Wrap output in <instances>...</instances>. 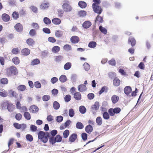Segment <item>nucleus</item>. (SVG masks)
<instances>
[{"mask_svg": "<svg viewBox=\"0 0 153 153\" xmlns=\"http://www.w3.org/2000/svg\"><path fill=\"white\" fill-rule=\"evenodd\" d=\"M50 137V134L48 132L40 131L38 134V138L44 143L48 141V138Z\"/></svg>", "mask_w": 153, "mask_h": 153, "instance_id": "obj_1", "label": "nucleus"}, {"mask_svg": "<svg viewBox=\"0 0 153 153\" xmlns=\"http://www.w3.org/2000/svg\"><path fill=\"white\" fill-rule=\"evenodd\" d=\"M62 140V137L59 135L58 134L56 135L54 138L53 137H50L49 141L51 144L53 145L56 142H61Z\"/></svg>", "mask_w": 153, "mask_h": 153, "instance_id": "obj_2", "label": "nucleus"}, {"mask_svg": "<svg viewBox=\"0 0 153 153\" xmlns=\"http://www.w3.org/2000/svg\"><path fill=\"white\" fill-rule=\"evenodd\" d=\"M7 74L8 76H10L12 75H15L18 73V71L16 68L12 66L6 70Z\"/></svg>", "mask_w": 153, "mask_h": 153, "instance_id": "obj_3", "label": "nucleus"}, {"mask_svg": "<svg viewBox=\"0 0 153 153\" xmlns=\"http://www.w3.org/2000/svg\"><path fill=\"white\" fill-rule=\"evenodd\" d=\"M121 111V109L120 108L117 107L114 108H110L108 110V112L111 116H114L115 114L119 113Z\"/></svg>", "mask_w": 153, "mask_h": 153, "instance_id": "obj_4", "label": "nucleus"}, {"mask_svg": "<svg viewBox=\"0 0 153 153\" xmlns=\"http://www.w3.org/2000/svg\"><path fill=\"white\" fill-rule=\"evenodd\" d=\"M64 3L62 5V8L64 11L65 12H70L71 11L72 8L71 6L68 3V2L63 1Z\"/></svg>", "mask_w": 153, "mask_h": 153, "instance_id": "obj_5", "label": "nucleus"}, {"mask_svg": "<svg viewBox=\"0 0 153 153\" xmlns=\"http://www.w3.org/2000/svg\"><path fill=\"white\" fill-rule=\"evenodd\" d=\"M92 8L95 13L100 14L102 11V10L100 6L98 5H96L94 4L92 5Z\"/></svg>", "mask_w": 153, "mask_h": 153, "instance_id": "obj_6", "label": "nucleus"}, {"mask_svg": "<svg viewBox=\"0 0 153 153\" xmlns=\"http://www.w3.org/2000/svg\"><path fill=\"white\" fill-rule=\"evenodd\" d=\"M99 103L98 102H95L94 104L92 106L91 110L92 111L93 113L94 114V111H97L99 108Z\"/></svg>", "mask_w": 153, "mask_h": 153, "instance_id": "obj_7", "label": "nucleus"}, {"mask_svg": "<svg viewBox=\"0 0 153 153\" xmlns=\"http://www.w3.org/2000/svg\"><path fill=\"white\" fill-rule=\"evenodd\" d=\"M49 7V3L47 1H44L41 4L40 8L41 9L45 10L47 9Z\"/></svg>", "mask_w": 153, "mask_h": 153, "instance_id": "obj_8", "label": "nucleus"}, {"mask_svg": "<svg viewBox=\"0 0 153 153\" xmlns=\"http://www.w3.org/2000/svg\"><path fill=\"white\" fill-rule=\"evenodd\" d=\"M16 30L18 32H21L23 30V27L22 25L20 23L17 24L14 26Z\"/></svg>", "mask_w": 153, "mask_h": 153, "instance_id": "obj_9", "label": "nucleus"}, {"mask_svg": "<svg viewBox=\"0 0 153 153\" xmlns=\"http://www.w3.org/2000/svg\"><path fill=\"white\" fill-rule=\"evenodd\" d=\"M79 38L76 36H73L70 39L71 42L73 44L77 43L79 41Z\"/></svg>", "mask_w": 153, "mask_h": 153, "instance_id": "obj_10", "label": "nucleus"}, {"mask_svg": "<svg viewBox=\"0 0 153 153\" xmlns=\"http://www.w3.org/2000/svg\"><path fill=\"white\" fill-rule=\"evenodd\" d=\"M91 25V23L89 21H86L85 22L82 24V27L85 28H89Z\"/></svg>", "mask_w": 153, "mask_h": 153, "instance_id": "obj_11", "label": "nucleus"}, {"mask_svg": "<svg viewBox=\"0 0 153 153\" xmlns=\"http://www.w3.org/2000/svg\"><path fill=\"white\" fill-rule=\"evenodd\" d=\"M2 19L4 22H7L9 21L10 17L6 13H4L2 15Z\"/></svg>", "mask_w": 153, "mask_h": 153, "instance_id": "obj_12", "label": "nucleus"}, {"mask_svg": "<svg viewBox=\"0 0 153 153\" xmlns=\"http://www.w3.org/2000/svg\"><path fill=\"white\" fill-rule=\"evenodd\" d=\"M78 90L79 91L83 92L86 90V88L85 86L83 84L79 85L78 87Z\"/></svg>", "mask_w": 153, "mask_h": 153, "instance_id": "obj_13", "label": "nucleus"}, {"mask_svg": "<svg viewBox=\"0 0 153 153\" xmlns=\"http://www.w3.org/2000/svg\"><path fill=\"white\" fill-rule=\"evenodd\" d=\"M77 137V135L76 134H73L69 137V141L71 142L74 141Z\"/></svg>", "mask_w": 153, "mask_h": 153, "instance_id": "obj_14", "label": "nucleus"}, {"mask_svg": "<svg viewBox=\"0 0 153 153\" xmlns=\"http://www.w3.org/2000/svg\"><path fill=\"white\" fill-rule=\"evenodd\" d=\"M93 127L90 125H88L86 126L85 128V131L86 132L90 134L93 131Z\"/></svg>", "mask_w": 153, "mask_h": 153, "instance_id": "obj_15", "label": "nucleus"}, {"mask_svg": "<svg viewBox=\"0 0 153 153\" xmlns=\"http://www.w3.org/2000/svg\"><path fill=\"white\" fill-rule=\"evenodd\" d=\"M15 107V106L12 104H8L7 108L9 111L12 112L13 111Z\"/></svg>", "mask_w": 153, "mask_h": 153, "instance_id": "obj_16", "label": "nucleus"}, {"mask_svg": "<svg viewBox=\"0 0 153 153\" xmlns=\"http://www.w3.org/2000/svg\"><path fill=\"white\" fill-rule=\"evenodd\" d=\"M39 110V108L37 107L34 105L31 106L30 107V111L33 113L37 112Z\"/></svg>", "mask_w": 153, "mask_h": 153, "instance_id": "obj_17", "label": "nucleus"}, {"mask_svg": "<svg viewBox=\"0 0 153 153\" xmlns=\"http://www.w3.org/2000/svg\"><path fill=\"white\" fill-rule=\"evenodd\" d=\"M119 100V97L115 95H113L111 98V101L114 104L118 102Z\"/></svg>", "mask_w": 153, "mask_h": 153, "instance_id": "obj_18", "label": "nucleus"}, {"mask_svg": "<svg viewBox=\"0 0 153 153\" xmlns=\"http://www.w3.org/2000/svg\"><path fill=\"white\" fill-rule=\"evenodd\" d=\"M131 91V88L129 86H126L124 89V93L127 95H128Z\"/></svg>", "mask_w": 153, "mask_h": 153, "instance_id": "obj_19", "label": "nucleus"}, {"mask_svg": "<svg viewBox=\"0 0 153 153\" xmlns=\"http://www.w3.org/2000/svg\"><path fill=\"white\" fill-rule=\"evenodd\" d=\"M74 98L77 100H80L81 99V96L80 93L79 92H76L74 94Z\"/></svg>", "mask_w": 153, "mask_h": 153, "instance_id": "obj_20", "label": "nucleus"}, {"mask_svg": "<svg viewBox=\"0 0 153 153\" xmlns=\"http://www.w3.org/2000/svg\"><path fill=\"white\" fill-rule=\"evenodd\" d=\"M79 6L82 8H84L87 6V4L84 1H80L78 3Z\"/></svg>", "mask_w": 153, "mask_h": 153, "instance_id": "obj_21", "label": "nucleus"}, {"mask_svg": "<svg viewBox=\"0 0 153 153\" xmlns=\"http://www.w3.org/2000/svg\"><path fill=\"white\" fill-rule=\"evenodd\" d=\"M71 63L68 62L65 64L64 66V68L65 70H68L71 67Z\"/></svg>", "mask_w": 153, "mask_h": 153, "instance_id": "obj_22", "label": "nucleus"}, {"mask_svg": "<svg viewBox=\"0 0 153 153\" xmlns=\"http://www.w3.org/2000/svg\"><path fill=\"white\" fill-rule=\"evenodd\" d=\"M22 53L24 55L27 56L30 53V50L27 48H25L22 51Z\"/></svg>", "mask_w": 153, "mask_h": 153, "instance_id": "obj_23", "label": "nucleus"}, {"mask_svg": "<svg viewBox=\"0 0 153 153\" xmlns=\"http://www.w3.org/2000/svg\"><path fill=\"white\" fill-rule=\"evenodd\" d=\"M131 43L132 46H134L136 44L135 39L131 37H130L128 39V43Z\"/></svg>", "mask_w": 153, "mask_h": 153, "instance_id": "obj_24", "label": "nucleus"}, {"mask_svg": "<svg viewBox=\"0 0 153 153\" xmlns=\"http://www.w3.org/2000/svg\"><path fill=\"white\" fill-rule=\"evenodd\" d=\"M96 122L98 125H101L102 123V118L99 116L97 117L96 119Z\"/></svg>", "mask_w": 153, "mask_h": 153, "instance_id": "obj_25", "label": "nucleus"}, {"mask_svg": "<svg viewBox=\"0 0 153 153\" xmlns=\"http://www.w3.org/2000/svg\"><path fill=\"white\" fill-rule=\"evenodd\" d=\"M63 34V32L60 30H56L55 32V35L57 37H61Z\"/></svg>", "mask_w": 153, "mask_h": 153, "instance_id": "obj_26", "label": "nucleus"}, {"mask_svg": "<svg viewBox=\"0 0 153 153\" xmlns=\"http://www.w3.org/2000/svg\"><path fill=\"white\" fill-rule=\"evenodd\" d=\"M18 90L21 91H24L26 89V87L24 85H20L17 88Z\"/></svg>", "mask_w": 153, "mask_h": 153, "instance_id": "obj_27", "label": "nucleus"}, {"mask_svg": "<svg viewBox=\"0 0 153 153\" xmlns=\"http://www.w3.org/2000/svg\"><path fill=\"white\" fill-rule=\"evenodd\" d=\"M53 23L56 25L59 24L61 22V20L58 18H54L52 20Z\"/></svg>", "mask_w": 153, "mask_h": 153, "instance_id": "obj_28", "label": "nucleus"}, {"mask_svg": "<svg viewBox=\"0 0 153 153\" xmlns=\"http://www.w3.org/2000/svg\"><path fill=\"white\" fill-rule=\"evenodd\" d=\"M79 111L82 114H85L86 111V109L85 106H81L79 108Z\"/></svg>", "mask_w": 153, "mask_h": 153, "instance_id": "obj_29", "label": "nucleus"}, {"mask_svg": "<svg viewBox=\"0 0 153 153\" xmlns=\"http://www.w3.org/2000/svg\"><path fill=\"white\" fill-rule=\"evenodd\" d=\"M110 114L107 112L105 111L102 114V116L103 118L106 120H108L110 118Z\"/></svg>", "mask_w": 153, "mask_h": 153, "instance_id": "obj_30", "label": "nucleus"}, {"mask_svg": "<svg viewBox=\"0 0 153 153\" xmlns=\"http://www.w3.org/2000/svg\"><path fill=\"white\" fill-rule=\"evenodd\" d=\"M120 80L119 79L117 78H115L113 80V84L116 86H118L120 84Z\"/></svg>", "mask_w": 153, "mask_h": 153, "instance_id": "obj_31", "label": "nucleus"}, {"mask_svg": "<svg viewBox=\"0 0 153 153\" xmlns=\"http://www.w3.org/2000/svg\"><path fill=\"white\" fill-rule=\"evenodd\" d=\"M76 127L77 129H81L84 127L83 124L80 122H78L76 124Z\"/></svg>", "mask_w": 153, "mask_h": 153, "instance_id": "obj_32", "label": "nucleus"}, {"mask_svg": "<svg viewBox=\"0 0 153 153\" xmlns=\"http://www.w3.org/2000/svg\"><path fill=\"white\" fill-rule=\"evenodd\" d=\"M60 50V48L58 46H55L52 49V51L54 53L58 52Z\"/></svg>", "mask_w": 153, "mask_h": 153, "instance_id": "obj_33", "label": "nucleus"}, {"mask_svg": "<svg viewBox=\"0 0 153 153\" xmlns=\"http://www.w3.org/2000/svg\"><path fill=\"white\" fill-rule=\"evenodd\" d=\"M59 80L62 82H64L67 80V78L65 75H62L59 78Z\"/></svg>", "mask_w": 153, "mask_h": 153, "instance_id": "obj_34", "label": "nucleus"}, {"mask_svg": "<svg viewBox=\"0 0 153 153\" xmlns=\"http://www.w3.org/2000/svg\"><path fill=\"white\" fill-rule=\"evenodd\" d=\"M97 43L96 42L91 41L90 42L88 45V46L91 48H94L96 47Z\"/></svg>", "mask_w": 153, "mask_h": 153, "instance_id": "obj_35", "label": "nucleus"}, {"mask_svg": "<svg viewBox=\"0 0 153 153\" xmlns=\"http://www.w3.org/2000/svg\"><path fill=\"white\" fill-rule=\"evenodd\" d=\"M108 88V87L106 86H104L99 91V94L100 95L103 92H107Z\"/></svg>", "mask_w": 153, "mask_h": 153, "instance_id": "obj_36", "label": "nucleus"}, {"mask_svg": "<svg viewBox=\"0 0 153 153\" xmlns=\"http://www.w3.org/2000/svg\"><path fill=\"white\" fill-rule=\"evenodd\" d=\"M53 107L55 110H58L59 108V104L56 101H54L53 103Z\"/></svg>", "mask_w": 153, "mask_h": 153, "instance_id": "obj_37", "label": "nucleus"}, {"mask_svg": "<svg viewBox=\"0 0 153 153\" xmlns=\"http://www.w3.org/2000/svg\"><path fill=\"white\" fill-rule=\"evenodd\" d=\"M40 62V60L37 59H35L31 61V65H33L39 64Z\"/></svg>", "mask_w": 153, "mask_h": 153, "instance_id": "obj_38", "label": "nucleus"}, {"mask_svg": "<svg viewBox=\"0 0 153 153\" xmlns=\"http://www.w3.org/2000/svg\"><path fill=\"white\" fill-rule=\"evenodd\" d=\"M12 61L16 65L18 64L20 62V60L17 57H15L12 59Z\"/></svg>", "mask_w": 153, "mask_h": 153, "instance_id": "obj_39", "label": "nucleus"}, {"mask_svg": "<svg viewBox=\"0 0 153 153\" xmlns=\"http://www.w3.org/2000/svg\"><path fill=\"white\" fill-rule=\"evenodd\" d=\"M27 43L29 45L32 46L34 44V41L32 39L29 38L27 40Z\"/></svg>", "mask_w": 153, "mask_h": 153, "instance_id": "obj_40", "label": "nucleus"}, {"mask_svg": "<svg viewBox=\"0 0 153 153\" xmlns=\"http://www.w3.org/2000/svg\"><path fill=\"white\" fill-rule=\"evenodd\" d=\"M86 12L84 10H81L78 12V15L81 17H84L86 16Z\"/></svg>", "mask_w": 153, "mask_h": 153, "instance_id": "obj_41", "label": "nucleus"}, {"mask_svg": "<svg viewBox=\"0 0 153 153\" xmlns=\"http://www.w3.org/2000/svg\"><path fill=\"white\" fill-rule=\"evenodd\" d=\"M95 21L96 22L97 21L100 23H102L103 22V18L102 17L98 15L97 16Z\"/></svg>", "mask_w": 153, "mask_h": 153, "instance_id": "obj_42", "label": "nucleus"}, {"mask_svg": "<svg viewBox=\"0 0 153 153\" xmlns=\"http://www.w3.org/2000/svg\"><path fill=\"white\" fill-rule=\"evenodd\" d=\"M43 21L46 25H49L51 23V20L47 17H45L43 19Z\"/></svg>", "mask_w": 153, "mask_h": 153, "instance_id": "obj_43", "label": "nucleus"}, {"mask_svg": "<svg viewBox=\"0 0 153 153\" xmlns=\"http://www.w3.org/2000/svg\"><path fill=\"white\" fill-rule=\"evenodd\" d=\"M83 68L86 71L89 70L90 68V65L87 62H85L83 65Z\"/></svg>", "mask_w": 153, "mask_h": 153, "instance_id": "obj_44", "label": "nucleus"}, {"mask_svg": "<svg viewBox=\"0 0 153 153\" xmlns=\"http://www.w3.org/2000/svg\"><path fill=\"white\" fill-rule=\"evenodd\" d=\"M12 16L14 19H16L19 17V15L17 12L15 11L13 13Z\"/></svg>", "mask_w": 153, "mask_h": 153, "instance_id": "obj_45", "label": "nucleus"}, {"mask_svg": "<svg viewBox=\"0 0 153 153\" xmlns=\"http://www.w3.org/2000/svg\"><path fill=\"white\" fill-rule=\"evenodd\" d=\"M25 117L27 120H30L31 118V117L29 113L27 112L24 113V114Z\"/></svg>", "mask_w": 153, "mask_h": 153, "instance_id": "obj_46", "label": "nucleus"}, {"mask_svg": "<svg viewBox=\"0 0 153 153\" xmlns=\"http://www.w3.org/2000/svg\"><path fill=\"white\" fill-rule=\"evenodd\" d=\"M75 112L73 108H70L69 111V115L70 117H72L74 115Z\"/></svg>", "mask_w": 153, "mask_h": 153, "instance_id": "obj_47", "label": "nucleus"}, {"mask_svg": "<svg viewBox=\"0 0 153 153\" xmlns=\"http://www.w3.org/2000/svg\"><path fill=\"white\" fill-rule=\"evenodd\" d=\"M26 138L27 140L30 142L32 141L33 140V138L31 134H27L26 136Z\"/></svg>", "mask_w": 153, "mask_h": 153, "instance_id": "obj_48", "label": "nucleus"}, {"mask_svg": "<svg viewBox=\"0 0 153 153\" xmlns=\"http://www.w3.org/2000/svg\"><path fill=\"white\" fill-rule=\"evenodd\" d=\"M63 48L66 51H69L71 50V47L70 45L66 44L64 46Z\"/></svg>", "mask_w": 153, "mask_h": 153, "instance_id": "obj_49", "label": "nucleus"}, {"mask_svg": "<svg viewBox=\"0 0 153 153\" xmlns=\"http://www.w3.org/2000/svg\"><path fill=\"white\" fill-rule=\"evenodd\" d=\"M99 28L101 32L104 34H105L107 33V30L105 28L102 26H100Z\"/></svg>", "mask_w": 153, "mask_h": 153, "instance_id": "obj_50", "label": "nucleus"}, {"mask_svg": "<svg viewBox=\"0 0 153 153\" xmlns=\"http://www.w3.org/2000/svg\"><path fill=\"white\" fill-rule=\"evenodd\" d=\"M63 59V57L59 55L58 56H54L55 61L56 62H59Z\"/></svg>", "mask_w": 153, "mask_h": 153, "instance_id": "obj_51", "label": "nucleus"}, {"mask_svg": "<svg viewBox=\"0 0 153 153\" xmlns=\"http://www.w3.org/2000/svg\"><path fill=\"white\" fill-rule=\"evenodd\" d=\"M69 134V131L68 130H65L63 133L64 137L66 138L68 137Z\"/></svg>", "mask_w": 153, "mask_h": 153, "instance_id": "obj_52", "label": "nucleus"}, {"mask_svg": "<svg viewBox=\"0 0 153 153\" xmlns=\"http://www.w3.org/2000/svg\"><path fill=\"white\" fill-rule=\"evenodd\" d=\"M63 120V117L62 116H57L56 117V120L59 123H60Z\"/></svg>", "mask_w": 153, "mask_h": 153, "instance_id": "obj_53", "label": "nucleus"}, {"mask_svg": "<svg viewBox=\"0 0 153 153\" xmlns=\"http://www.w3.org/2000/svg\"><path fill=\"white\" fill-rule=\"evenodd\" d=\"M35 87L37 88H40L41 87V85L39 81H36L34 83Z\"/></svg>", "mask_w": 153, "mask_h": 153, "instance_id": "obj_54", "label": "nucleus"}, {"mask_svg": "<svg viewBox=\"0 0 153 153\" xmlns=\"http://www.w3.org/2000/svg\"><path fill=\"white\" fill-rule=\"evenodd\" d=\"M36 34L35 30L34 29L31 30L29 32V34L30 36H35Z\"/></svg>", "mask_w": 153, "mask_h": 153, "instance_id": "obj_55", "label": "nucleus"}, {"mask_svg": "<svg viewBox=\"0 0 153 153\" xmlns=\"http://www.w3.org/2000/svg\"><path fill=\"white\" fill-rule=\"evenodd\" d=\"M57 12L59 17H61L63 16L64 13L63 10L62 9H59L58 10Z\"/></svg>", "mask_w": 153, "mask_h": 153, "instance_id": "obj_56", "label": "nucleus"}, {"mask_svg": "<svg viewBox=\"0 0 153 153\" xmlns=\"http://www.w3.org/2000/svg\"><path fill=\"white\" fill-rule=\"evenodd\" d=\"M108 63L111 65L115 66L116 65L115 60L114 59H112L111 60L109 61Z\"/></svg>", "mask_w": 153, "mask_h": 153, "instance_id": "obj_57", "label": "nucleus"}, {"mask_svg": "<svg viewBox=\"0 0 153 153\" xmlns=\"http://www.w3.org/2000/svg\"><path fill=\"white\" fill-rule=\"evenodd\" d=\"M1 82L3 84H7L8 83L7 79L6 78H3L1 79Z\"/></svg>", "mask_w": 153, "mask_h": 153, "instance_id": "obj_58", "label": "nucleus"}, {"mask_svg": "<svg viewBox=\"0 0 153 153\" xmlns=\"http://www.w3.org/2000/svg\"><path fill=\"white\" fill-rule=\"evenodd\" d=\"M58 80V79L55 77H54L52 78L51 80V83L54 84L56 83Z\"/></svg>", "mask_w": 153, "mask_h": 153, "instance_id": "obj_59", "label": "nucleus"}, {"mask_svg": "<svg viewBox=\"0 0 153 153\" xmlns=\"http://www.w3.org/2000/svg\"><path fill=\"white\" fill-rule=\"evenodd\" d=\"M71 97L70 95L68 94L66 95L64 98V99L65 102H68L71 100Z\"/></svg>", "mask_w": 153, "mask_h": 153, "instance_id": "obj_60", "label": "nucleus"}, {"mask_svg": "<svg viewBox=\"0 0 153 153\" xmlns=\"http://www.w3.org/2000/svg\"><path fill=\"white\" fill-rule=\"evenodd\" d=\"M82 139L84 141H85L87 139V134L85 133H83L81 134Z\"/></svg>", "mask_w": 153, "mask_h": 153, "instance_id": "obj_61", "label": "nucleus"}, {"mask_svg": "<svg viewBox=\"0 0 153 153\" xmlns=\"http://www.w3.org/2000/svg\"><path fill=\"white\" fill-rule=\"evenodd\" d=\"M50 99V96L48 95H44L42 97V100L44 101H46Z\"/></svg>", "mask_w": 153, "mask_h": 153, "instance_id": "obj_62", "label": "nucleus"}, {"mask_svg": "<svg viewBox=\"0 0 153 153\" xmlns=\"http://www.w3.org/2000/svg\"><path fill=\"white\" fill-rule=\"evenodd\" d=\"M108 75L110 78L111 79H113L116 76V74L113 72H110L108 73Z\"/></svg>", "mask_w": 153, "mask_h": 153, "instance_id": "obj_63", "label": "nucleus"}, {"mask_svg": "<svg viewBox=\"0 0 153 153\" xmlns=\"http://www.w3.org/2000/svg\"><path fill=\"white\" fill-rule=\"evenodd\" d=\"M42 30L43 32L49 34L51 33L50 30L48 28H44Z\"/></svg>", "mask_w": 153, "mask_h": 153, "instance_id": "obj_64", "label": "nucleus"}]
</instances>
